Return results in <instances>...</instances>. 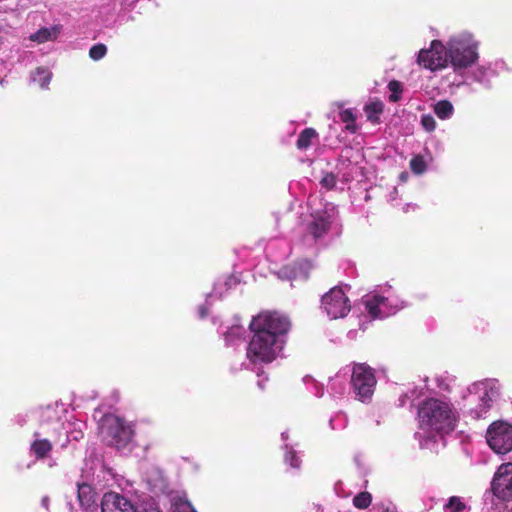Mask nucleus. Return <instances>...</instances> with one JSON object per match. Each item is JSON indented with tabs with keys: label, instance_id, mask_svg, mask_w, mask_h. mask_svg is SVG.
<instances>
[{
	"label": "nucleus",
	"instance_id": "obj_1",
	"mask_svg": "<svg viewBox=\"0 0 512 512\" xmlns=\"http://www.w3.org/2000/svg\"><path fill=\"white\" fill-rule=\"evenodd\" d=\"M289 319L277 312H261L249 324L252 337L247 346V358L254 364L271 363L282 352Z\"/></svg>",
	"mask_w": 512,
	"mask_h": 512
},
{
	"label": "nucleus",
	"instance_id": "obj_2",
	"mask_svg": "<svg viewBox=\"0 0 512 512\" xmlns=\"http://www.w3.org/2000/svg\"><path fill=\"white\" fill-rule=\"evenodd\" d=\"M457 418L456 409L446 398L430 397L423 400L418 407L419 426L430 435L452 431Z\"/></svg>",
	"mask_w": 512,
	"mask_h": 512
},
{
	"label": "nucleus",
	"instance_id": "obj_3",
	"mask_svg": "<svg viewBox=\"0 0 512 512\" xmlns=\"http://www.w3.org/2000/svg\"><path fill=\"white\" fill-rule=\"evenodd\" d=\"M502 387L496 379L477 381L468 386L462 398L464 414L474 420L486 418L501 396Z\"/></svg>",
	"mask_w": 512,
	"mask_h": 512
},
{
	"label": "nucleus",
	"instance_id": "obj_4",
	"mask_svg": "<svg viewBox=\"0 0 512 512\" xmlns=\"http://www.w3.org/2000/svg\"><path fill=\"white\" fill-rule=\"evenodd\" d=\"M479 42L466 31L452 35L446 42L448 64L455 72H462L479 59Z\"/></svg>",
	"mask_w": 512,
	"mask_h": 512
},
{
	"label": "nucleus",
	"instance_id": "obj_5",
	"mask_svg": "<svg viewBox=\"0 0 512 512\" xmlns=\"http://www.w3.org/2000/svg\"><path fill=\"white\" fill-rule=\"evenodd\" d=\"M364 304L369 315L379 319L394 315L407 306V302L390 285L366 295Z\"/></svg>",
	"mask_w": 512,
	"mask_h": 512
},
{
	"label": "nucleus",
	"instance_id": "obj_6",
	"mask_svg": "<svg viewBox=\"0 0 512 512\" xmlns=\"http://www.w3.org/2000/svg\"><path fill=\"white\" fill-rule=\"evenodd\" d=\"M377 380L374 370L365 363H355L352 368L351 386L355 398L363 403L371 401Z\"/></svg>",
	"mask_w": 512,
	"mask_h": 512
},
{
	"label": "nucleus",
	"instance_id": "obj_7",
	"mask_svg": "<svg viewBox=\"0 0 512 512\" xmlns=\"http://www.w3.org/2000/svg\"><path fill=\"white\" fill-rule=\"evenodd\" d=\"M99 430L103 441L117 450H123L128 445V432L125 420L114 414L105 415L99 424Z\"/></svg>",
	"mask_w": 512,
	"mask_h": 512
},
{
	"label": "nucleus",
	"instance_id": "obj_8",
	"mask_svg": "<svg viewBox=\"0 0 512 512\" xmlns=\"http://www.w3.org/2000/svg\"><path fill=\"white\" fill-rule=\"evenodd\" d=\"M321 309L330 319L345 317L350 309V300L341 287H333L321 298Z\"/></svg>",
	"mask_w": 512,
	"mask_h": 512
},
{
	"label": "nucleus",
	"instance_id": "obj_9",
	"mask_svg": "<svg viewBox=\"0 0 512 512\" xmlns=\"http://www.w3.org/2000/svg\"><path fill=\"white\" fill-rule=\"evenodd\" d=\"M486 440L497 454H507L512 450V425L506 421H495L487 429Z\"/></svg>",
	"mask_w": 512,
	"mask_h": 512
},
{
	"label": "nucleus",
	"instance_id": "obj_10",
	"mask_svg": "<svg viewBox=\"0 0 512 512\" xmlns=\"http://www.w3.org/2000/svg\"><path fill=\"white\" fill-rule=\"evenodd\" d=\"M337 217V210L334 204L325 203L322 209H316L311 213V220L308 223V233L314 240L322 238L331 228Z\"/></svg>",
	"mask_w": 512,
	"mask_h": 512
},
{
	"label": "nucleus",
	"instance_id": "obj_11",
	"mask_svg": "<svg viewBox=\"0 0 512 512\" xmlns=\"http://www.w3.org/2000/svg\"><path fill=\"white\" fill-rule=\"evenodd\" d=\"M417 63L431 71L443 69L448 66L446 43L433 40L428 49H421L418 53Z\"/></svg>",
	"mask_w": 512,
	"mask_h": 512
},
{
	"label": "nucleus",
	"instance_id": "obj_12",
	"mask_svg": "<svg viewBox=\"0 0 512 512\" xmlns=\"http://www.w3.org/2000/svg\"><path fill=\"white\" fill-rule=\"evenodd\" d=\"M491 489L498 499L512 500V462L498 467L491 482Z\"/></svg>",
	"mask_w": 512,
	"mask_h": 512
},
{
	"label": "nucleus",
	"instance_id": "obj_13",
	"mask_svg": "<svg viewBox=\"0 0 512 512\" xmlns=\"http://www.w3.org/2000/svg\"><path fill=\"white\" fill-rule=\"evenodd\" d=\"M143 480L152 491L162 490L165 487L163 472L153 464L144 463L141 467Z\"/></svg>",
	"mask_w": 512,
	"mask_h": 512
},
{
	"label": "nucleus",
	"instance_id": "obj_14",
	"mask_svg": "<svg viewBox=\"0 0 512 512\" xmlns=\"http://www.w3.org/2000/svg\"><path fill=\"white\" fill-rule=\"evenodd\" d=\"M128 499L116 492H107L101 501V512H127Z\"/></svg>",
	"mask_w": 512,
	"mask_h": 512
},
{
	"label": "nucleus",
	"instance_id": "obj_15",
	"mask_svg": "<svg viewBox=\"0 0 512 512\" xmlns=\"http://www.w3.org/2000/svg\"><path fill=\"white\" fill-rule=\"evenodd\" d=\"M311 269L312 264L307 260H303L292 267H285L280 273L282 277L292 281L306 280Z\"/></svg>",
	"mask_w": 512,
	"mask_h": 512
},
{
	"label": "nucleus",
	"instance_id": "obj_16",
	"mask_svg": "<svg viewBox=\"0 0 512 512\" xmlns=\"http://www.w3.org/2000/svg\"><path fill=\"white\" fill-rule=\"evenodd\" d=\"M77 498L79 505L87 510L95 505L96 493L91 485L87 483H77Z\"/></svg>",
	"mask_w": 512,
	"mask_h": 512
},
{
	"label": "nucleus",
	"instance_id": "obj_17",
	"mask_svg": "<svg viewBox=\"0 0 512 512\" xmlns=\"http://www.w3.org/2000/svg\"><path fill=\"white\" fill-rule=\"evenodd\" d=\"M40 436L39 432H35V440L30 445V450L37 459L45 458L52 450L51 442L47 439L40 438Z\"/></svg>",
	"mask_w": 512,
	"mask_h": 512
},
{
	"label": "nucleus",
	"instance_id": "obj_18",
	"mask_svg": "<svg viewBox=\"0 0 512 512\" xmlns=\"http://www.w3.org/2000/svg\"><path fill=\"white\" fill-rule=\"evenodd\" d=\"M384 103L380 100H371L364 105L367 120L373 124L380 123V115L383 113Z\"/></svg>",
	"mask_w": 512,
	"mask_h": 512
},
{
	"label": "nucleus",
	"instance_id": "obj_19",
	"mask_svg": "<svg viewBox=\"0 0 512 512\" xmlns=\"http://www.w3.org/2000/svg\"><path fill=\"white\" fill-rule=\"evenodd\" d=\"M59 34V28L53 26L50 28L44 27L39 29L37 32L30 35V40L38 43H44L57 38Z\"/></svg>",
	"mask_w": 512,
	"mask_h": 512
},
{
	"label": "nucleus",
	"instance_id": "obj_20",
	"mask_svg": "<svg viewBox=\"0 0 512 512\" xmlns=\"http://www.w3.org/2000/svg\"><path fill=\"white\" fill-rule=\"evenodd\" d=\"M41 424H51L52 431L55 434H58L62 428V423L59 421L56 411L51 407H47L42 411Z\"/></svg>",
	"mask_w": 512,
	"mask_h": 512
},
{
	"label": "nucleus",
	"instance_id": "obj_21",
	"mask_svg": "<svg viewBox=\"0 0 512 512\" xmlns=\"http://www.w3.org/2000/svg\"><path fill=\"white\" fill-rule=\"evenodd\" d=\"M318 138V133L313 128L304 129L297 139L296 146L300 150H305L311 146L313 140Z\"/></svg>",
	"mask_w": 512,
	"mask_h": 512
},
{
	"label": "nucleus",
	"instance_id": "obj_22",
	"mask_svg": "<svg viewBox=\"0 0 512 512\" xmlns=\"http://www.w3.org/2000/svg\"><path fill=\"white\" fill-rule=\"evenodd\" d=\"M433 111L438 118L446 120L452 117L454 113V107L450 101L440 100L434 104Z\"/></svg>",
	"mask_w": 512,
	"mask_h": 512
},
{
	"label": "nucleus",
	"instance_id": "obj_23",
	"mask_svg": "<svg viewBox=\"0 0 512 512\" xmlns=\"http://www.w3.org/2000/svg\"><path fill=\"white\" fill-rule=\"evenodd\" d=\"M52 73L44 67H38L32 74L31 80L38 83L42 89H46L51 81Z\"/></svg>",
	"mask_w": 512,
	"mask_h": 512
},
{
	"label": "nucleus",
	"instance_id": "obj_24",
	"mask_svg": "<svg viewBox=\"0 0 512 512\" xmlns=\"http://www.w3.org/2000/svg\"><path fill=\"white\" fill-rule=\"evenodd\" d=\"M444 512H468L469 508L463 498L451 496L443 506Z\"/></svg>",
	"mask_w": 512,
	"mask_h": 512
},
{
	"label": "nucleus",
	"instance_id": "obj_25",
	"mask_svg": "<svg viewBox=\"0 0 512 512\" xmlns=\"http://www.w3.org/2000/svg\"><path fill=\"white\" fill-rule=\"evenodd\" d=\"M340 120L345 123V130L349 133H356L359 129L356 124V115L352 109L342 110L339 114Z\"/></svg>",
	"mask_w": 512,
	"mask_h": 512
},
{
	"label": "nucleus",
	"instance_id": "obj_26",
	"mask_svg": "<svg viewBox=\"0 0 512 512\" xmlns=\"http://www.w3.org/2000/svg\"><path fill=\"white\" fill-rule=\"evenodd\" d=\"M244 335H245V328L241 325H232L224 333L225 341L227 344H230V345H233L237 341L242 340Z\"/></svg>",
	"mask_w": 512,
	"mask_h": 512
},
{
	"label": "nucleus",
	"instance_id": "obj_27",
	"mask_svg": "<svg viewBox=\"0 0 512 512\" xmlns=\"http://www.w3.org/2000/svg\"><path fill=\"white\" fill-rule=\"evenodd\" d=\"M173 512H196L191 503L182 496H174L172 498Z\"/></svg>",
	"mask_w": 512,
	"mask_h": 512
},
{
	"label": "nucleus",
	"instance_id": "obj_28",
	"mask_svg": "<svg viewBox=\"0 0 512 512\" xmlns=\"http://www.w3.org/2000/svg\"><path fill=\"white\" fill-rule=\"evenodd\" d=\"M233 285H236V279L232 276H228V277L224 278L223 280H219L215 283L213 294L210 295L209 297H212L215 295V296L221 298L223 295V289L224 288L226 290L230 289Z\"/></svg>",
	"mask_w": 512,
	"mask_h": 512
},
{
	"label": "nucleus",
	"instance_id": "obj_29",
	"mask_svg": "<svg viewBox=\"0 0 512 512\" xmlns=\"http://www.w3.org/2000/svg\"><path fill=\"white\" fill-rule=\"evenodd\" d=\"M346 380L340 374H337L330 380L329 387L336 395H342L346 390Z\"/></svg>",
	"mask_w": 512,
	"mask_h": 512
},
{
	"label": "nucleus",
	"instance_id": "obj_30",
	"mask_svg": "<svg viewBox=\"0 0 512 512\" xmlns=\"http://www.w3.org/2000/svg\"><path fill=\"white\" fill-rule=\"evenodd\" d=\"M132 512H160L155 503L151 500H143L138 505H132L130 503V511Z\"/></svg>",
	"mask_w": 512,
	"mask_h": 512
},
{
	"label": "nucleus",
	"instance_id": "obj_31",
	"mask_svg": "<svg viewBox=\"0 0 512 512\" xmlns=\"http://www.w3.org/2000/svg\"><path fill=\"white\" fill-rule=\"evenodd\" d=\"M107 54V47L103 43H97L89 49V57L93 61H99L103 59Z\"/></svg>",
	"mask_w": 512,
	"mask_h": 512
},
{
	"label": "nucleus",
	"instance_id": "obj_32",
	"mask_svg": "<svg viewBox=\"0 0 512 512\" xmlns=\"http://www.w3.org/2000/svg\"><path fill=\"white\" fill-rule=\"evenodd\" d=\"M372 501V496L368 492H361L353 498V504L359 509L367 508Z\"/></svg>",
	"mask_w": 512,
	"mask_h": 512
},
{
	"label": "nucleus",
	"instance_id": "obj_33",
	"mask_svg": "<svg viewBox=\"0 0 512 512\" xmlns=\"http://www.w3.org/2000/svg\"><path fill=\"white\" fill-rule=\"evenodd\" d=\"M285 450V462L293 468H299L301 461L293 448L289 447L288 444H285Z\"/></svg>",
	"mask_w": 512,
	"mask_h": 512
},
{
	"label": "nucleus",
	"instance_id": "obj_34",
	"mask_svg": "<svg viewBox=\"0 0 512 512\" xmlns=\"http://www.w3.org/2000/svg\"><path fill=\"white\" fill-rule=\"evenodd\" d=\"M388 89L391 92L389 96L390 101L397 102L400 99L401 93L403 91L402 84L396 80L390 81L388 84Z\"/></svg>",
	"mask_w": 512,
	"mask_h": 512
},
{
	"label": "nucleus",
	"instance_id": "obj_35",
	"mask_svg": "<svg viewBox=\"0 0 512 512\" xmlns=\"http://www.w3.org/2000/svg\"><path fill=\"white\" fill-rule=\"evenodd\" d=\"M410 168L415 174H422L426 171V162L420 155L413 157L410 161Z\"/></svg>",
	"mask_w": 512,
	"mask_h": 512
},
{
	"label": "nucleus",
	"instance_id": "obj_36",
	"mask_svg": "<svg viewBox=\"0 0 512 512\" xmlns=\"http://www.w3.org/2000/svg\"><path fill=\"white\" fill-rule=\"evenodd\" d=\"M492 71L484 66H480L475 69L473 72L474 79L482 84H486L488 82V76L491 74Z\"/></svg>",
	"mask_w": 512,
	"mask_h": 512
},
{
	"label": "nucleus",
	"instance_id": "obj_37",
	"mask_svg": "<svg viewBox=\"0 0 512 512\" xmlns=\"http://www.w3.org/2000/svg\"><path fill=\"white\" fill-rule=\"evenodd\" d=\"M421 125L427 132H432L436 128V121L430 114H425L421 117Z\"/></svg>",
	"mask_w": 512,
	"mask_h": 512
},
{
	"label": "nucleus",
	"instance_id": "obj_38",
	"mask_svg": "<svg viewBox=\"0 0 512 512\" xmlns=\"http://www.w3.org/2000/svg\"><path fill=\"white\" fill-rule=\"evenodd\" d=\"M336 182H337L336 176L332 173H326L320 180L321 186L326 189L334 188L336 185Z\"/></svg>",
	"mask_w": 512,
	"mask_h": 512
},
{
	"label": "nucleus",
	"instance_id": "obj_39",
	"mask_svg": "<svg viewBox=\"0 0 512 512\" xmlns=\"http://www.w3.org/2000/svg\"><path fill=\"white\" fill-rule=\"evenodd\" d=\"M305 381H306V383L311 382V383L314 385V387H315V389H316V390H315V392H314V394H315L316 396H321V395H322V388H321V387H320V386L315 382V380H314L312 377L307 376V377L305 378Z\"/></svg>",
	"mask_w": 512,
	"mask_h": 512
},
{
	"label": "nucleus",
	"instance_id": "obj_40",
	"mask_svg": "<svg viewBox=\"0 0 512 512\" xmlns=\"http://www.w3.org/2000/svg\"><path fill=\"white\" fill-rule=\"evenodd\" d=\"M49 503H50V499L48 496H44L41 499V507L44 510V512H49Z\"/></svg>",
	"mask_w": 512,
	"mask_h": 512
},
{
	"label": "nucleus",
	"instance_id": "obj_41",
	"mask_svg": "<svg viewBox=\"0 0 512 512\" xmlns=\"http://www.w3.org/2000/svg\"><path fill=\"white\" fill-rule=\"evenodd\" d=\"M198 311L200 318H204L208 314L207 308L205 306H200Z\"/></svg>",
	"mask_w": 512,
	"mask_h": 512
},
{
	"label": "nucleus",
	"instance_id": "obj_42",
	"mask_svg": "<svg viewBox=\"0 0 512 512\" xmlns=\"http://www.w3.org/2000/svg\"><path fill=\"white\" fill-rule=\"evenodd\" d=\"M82 436H83V435H82V432H81V431H78L75 435H73V439H74V440H78V439H79V437H82Z\"/></svg>",
	"mask_w": 512,
	"mask_h": 512
},
{
	"label": "nucleus",
	"instance_id": "obj_43",
	"mask_svg": "<svg viewBox=\"0 0 512 512\" xmlns=\"http://www.w3.org/2000/svg\"><path fill=\"white\" fill-rule=\"evenodd\" d=\"M281 437L283 441H286L288 439L287 432H282Z\"/></svg>",
	"mask_w": 512,
	"mask_h": 512
},
{
	"label": "nucleus",
	"instance_id": "obj_44",
	"mask_svg": "<svg viewBox=\"0 0 512 512\" xmlns=\"http://www.w3.org/2000/svg\"><path fill=\"white\" fill-rule=\"evenodd\" d=\"M129 435H130V450H131L132 449V436H133V431L131 429H130Z\"/></svg>",
	"mask_w": 512,
	"mask_h": 512
},
{
	"label": "nucleus",
	"instance_id": "obj_45",
	"mask_svg": "<svg viewBox=\"0 0 512 512\" xmlns=\"http://www.w3.org/2000/svg\"><path fill=\"white\" fill-rule=\"evenodd\" d=\"M400 178H401V180L404 181L407 178V174L406 173H402Z\"/></svg>",
	"mask_w": 512,
	"mask_h": 512
},
{
	"label": "nucleus",
	"instance_id": "obj_46",
	"mask_svg": "<svg viewBox=\"0 0 512 512\" xmlns=\"http://www.w3.org/2000/svg\"><path fill=\"white\" fill-rule=\"evenodd\" d=\"M258 386H259L261 389H263V388H264L263 383H262L261 381H259V382H258Z\"/></svg>",
	"mask_w": 512,
	"mask_h": 512
}]
</instances>
